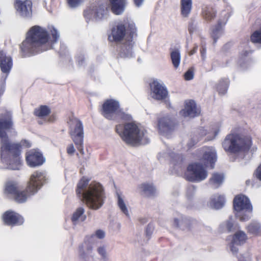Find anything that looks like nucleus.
<instances>
[{
    "instance_id": "1",
    "label": "nucleus",
    "mask_w": 261,
    "mask_h": 261,
    "mask_svg": "<svg viewBox=\"0 0 261 261\" xmlns=\"http://www.w3.org/2000/svg\"><path fill=\"white\" fill-rule=\"evenodd\" d=\"M48 31L51 35L52 40H49L48 32L45 28L35 25L30 29L25 39L20 45L24 56H29L53 47V44L57 41L60 35L53 26L48 27Z\"/></svg>"
},
{
    "instance_id": "2",
    "label": "nucleus",
    "mask_w": 261,
    "mask_h": 261,
    "mask_svg": "<svg viewBox=\"0 0 261 261\" xmlns=\"http://www.w3.org/2000/svg\"><path fill=\"white\" fill-rule=\"evenodd\" d=\"M89 181L83 178L79 182L76 193L81 194L87 206L92 210L100 208L106 198L103 187L99 182Z\"/></svg>"
},
{
    "instance_id": "3",
    "label": "nucleus",
    "mask_w": 261,
    "mask_h": 261,
    "mask_svg": "<svg viewBox=\"0 0 261 261\" xmlns=\"http://www.w3.org/2000/svg\"><path fill=\"white\" fill-rule=\"evenodd\" d=\"M116 130L127 144L133 146L146 144L149 142L147 130L141 126L132 122L124 125H118Z\"/></svg>"
},
{
    "instance_id": "4",
    "label": "nucleus",
    "mask_w": 261,
    "mask_h": 261,
    "mask_svg": "<svg viewBox=\"0 0 261 261\" xmlns=\"http://www.w3.org/2000/svg\"><path fill=\"white\" fill-rule=\"evenodd\" d=\"M252 145L250 136L231 134L226 136L222 142V147L227 152L237 153L248 150Z\"/></svg>"
},
{
    "instance_id": "5",
    "label": "nucleus",
    "mask_w": 261,
    "mask_h": 261,
    "mask_svg": "<svg viewBox=\"0 0 261 261\" xmlns=\"http://www.w3.org/2000/svg\"><path fill=\"white\" fill-rule=\"evenodd\" d=\"M102 115L109 120H130L132 116L120 109L119 101L113 98L106 99L102 106Z\"/></svg>"
},
{
    "instance_id": "6",
    "label": "nucleus",
    "mask_w": 261,
    "mask_h": 261,
    "mask_svg": "<svg viewBox=\"0 0 261 261\" xmlns=\"http://www.w3.org/2000/svg\"><path fill=\"white\" fill-rule=\"evenodd\" d=\"M236 217L241 221H247L252 216V206L249 199L244 195L236 196L233 199Z\"/></svg>"
},
{
    "instance_id": "7",
    "label": "nucleus",
    "mask_w": 261,
    "mask_h": 261,
    "mask_svg": "<svg viewBox=\"0 0 261 261\" xmlns=\"http://www.w3.org/2000/svg\"><path fill=\"white\" fill-rule=\"evenodd\" d=\"M84 14L87 21L105 20L109 16L108 6L107 4L101 2L91 4L85 9Z\"/></svg>"
},
{
    "instance_id": "8",
    "label": "nucleus",
    "mask_w": 261,
    "mask_h": 261,
    "mask_svg": "<svg viewBox=\"0 0 261 261\" xmlns=\"http://www.w3.org/2000/svg\"><path fill=\"white\" fill-rule=\"evenodd\" d=\"M198 162L189 165L185 174L186 179L195 182H199L205 180L208 176V172L205 169L206 166Z\"/></svg>"
},
{
    "instance_id": "9",
    "label": "nucleus",
    "mask_w": 261,
    "mask_h": 261,
    "mask_svg": "<svg viewBox=\"0 0 261 261\" xmlns=\"http://www.w3.org/2000/svg\"><path fill=\"white\" fill-rule=\"evenodd\" d=\"M69 133L71 137L76 145V147L81 154L84 153L83 127L82 122L76 118H72L69 122Z\"/></svg>"
},
{
    "instance_id": "10",
    "label": "nucleus",
    "mask_w": 261,
    "mask_h": 261,
    "mask_svg": "<svg viewBox=\"0 0 261 261\" xmlns=\"http://www.w3.org/2000/svg\"><path fill=\"white\" fill-rule=\"evenodd\" d=\"M47 180L46 171L40 170L35 171L31 174L27 184L29 192L36 194L47 182Z\"/></svg>"
},
{
    "instance_id": "11",
    "label": "nucleus",
    "mask_w": 261,
    "mask_h": 261,
    "mask_svg": "<svg viewBox=\"0 0 261 261\" xmlns=\"http://www.w3.org/2000/svg\"><path fill=\"white\" fill-rule=\"evenodd\" d=\"M7 142L9 146L8 150L4 151L1 148L2 155L5 156L8 155L9 160H6L5 162L7 164V168L12 170H18L20 166V160L19 155V146L17 144H10L8 138Z\"/></svg>"
},
{
    "instance_id": "12",
    "label": "nucleus",
    "mask_w": 261,
    "mask_h": 261,
    "mask_svg": "<svg viewBox=\"0 0 261 261\" xmlns=\"http://www.w3.org/2000/svg\"><path fill=\"white\" fill-rule=\"evenodd\" d=\"M12 125V116L10 112H7L0 115V138L2 148L4 151L9 149L7 142L8 137L4 129L10 128Z\"/></svg>"
},
{
    "instance_id": "13",
    "label": "nucleus",
    "mask_w": 261,
    "mask_h": 261,
    "mask_svg": "<svg viewBox=\"0 0 261 261\" xmlns=\"http://www.w3.org/2000/svg\"><path fill=\"white\" fill-rule=\"evenodd\" d=\"M12 66L13 62L11 57L7 55L3 50L0 51V68L2 72L0 82L2 86L5 84Z\"/></svg>"
},
{
    "instance_id": "14",
    "label": "nucleus",
    "mask_w": 261,
    "mask_h": 261,
    "mask_svg": "<svg viewBox=\"0 0 261 261\" xmlns=\"http://www.w3.org/2000/svg\"><path fill=\"white\" fill-rule=\"evenodd\" d=\"M150 95L156 100H163L168 96V91L164 83L157 80L150 83Z\"/></svg>"
},
{
    "instance_id": "15",
    "label": "nucleus",
    "mask_w": 261,
    "mask_h": 261,
    "mask_svg": "<svg viewBox=\"0 0 261 261\" xmlns=\"http://www.w3.org/2000/svg\"><path fill=\"white\" fill-rule=\"evenodd\" d=\"M14 7L17 14L25 18H31L32 15V3L30 0H15Z\"/></svg>"
},
{
    "instance_id": "16",
    "label": "nucleus",
    "mask_w": 261,
    "mask_h": 261,
    "mask_svg": "<svg viewBox=\"0 0 261 261\" xmlns=\"http://www.w3.org/2000/svg\"><path fill=\"white\" fill-rule=\"evenodd\" d=\"M199 153L201 155L200 161L205 166H210L212 168L214 167V164L217 160V153L215 149L213 147H204L200 151Z\"/></svg>"
},
{
    "instance_id": "17",
    "label": "nucleus",
    "mask_w": 261,
    "mask_h": 261,
    "mask_svg": "<svg viewBox=\"0 0 261 261\" xmlns=\"http://www.w3.org/2000/svg\"><path fill=\"white\" fill-rule=\"evenodd\" d=\"M128 39V36L126 33L125 26L122 23H119L114 27L109 35V40L110 41L118 42L120 41H125Z\"/></svg>"
},
{
    "instance_id": "18",
    "label": "nucleus",
    "mask_w": 261,
    "mask_h": 261,
    "mask_svg": "<svg viewBox=\"0 0 261 261\" xmlns=\"http://www.w3.org/2000/svg\"><path fill=\"white\" fill-rule=\"evenodd\" d=\"M200 110L194 100H186L184 108L179 112V115L184 117L193 118L200 114Z\"/></svg>"
},
{
    "instance_id": "19",
    "label": "nucleus",
    "mask_w": 261,
    "mask_h": 261,
    "mask_svg": "<svg viewBox=\"0 0 261 261\" xmlns=\"http://www.w3.org/2000/svg\"><path fill=\"white\" fill-rule=\"evenodd\" d=\"M248 237L246 233L243 230L236 231L231 237L229 244V248L231 252L235 254L238 251V246L242 245L246 243Z\"/></svg>"
},
{
    "instance_id": "20",
    "label": "nucleus",
    "mask_w": 261,
    "mask_h": 261,
    "mask_svg": "<svg viewBox=\"0 0 261 261\" xmlns=\"http://www.w3.org/2000/svg\"><path fill=\"white\" fill-rule=\"evenodd\" d=\"M26 161L30 167H35L42 165L45 159L38 150H31L26 153Z\"/></svg>"
},
{
    "instance_id": "21",
    "label": "nucleus",
    "mask_w": 261,
    "mask_h": 261,
    "mask_svg": "<svg viewBox=\"0 0 261 261\" xmlns=\"http://www.w3.org/2000/svg\"><path fill=\"white\" fill-rule=\"evenodd\" d=\"M4 223L8 225H20L23 223L24 219L19 214L12 211L6 212L2 216Z\"/></svg>"
},
{
    "instance_id": "22",
    "label": "nucleus",
    "mask_w": 261,
    "mask_h": 261,
    "mask_svg": "<svg viewBox=\"0 0 261 261\" xmlns=\"http://www.w3.org/2000/svg\"><path fill=\"white\" fill-rule=\"evenodd\" d=\"M173 122L168 117H163L158 120L157 128L159 133L164 136H167L173 129Z\"/></svg>"
},
{
    "instance_id": "23",
    "label": "nucleus",
    "mask_w": 261,
    "mask_h": 261,
    "mask_svg": "<svg viewBox=\"0 0 261 261\" xmlns=\"http://www.w3.org/2000/svg\"><path fill=\"white\" fill-rule=\"evenodd\" d=\"M220 128V125L216 123L206 128L201 127L199 129L198 133L200 137H206L207 140L214 139L218 134Z\"/></svg>"
},
{
    "instance_id": "24",
    "label": "nucleus",
    "mask_w": 261,
    "mask_h": 261,
    "mask_svg": "<svg viewBox=\"0 0 261 261\" xmlns=\"http://www.w3.org/2000/svg\"><path fill=\"white\" fill-rule=\"evenodd\" d=\"M230 15L228 13L224 14V19L223 21L219 20L217 25H216L212 29V37H213L214 42L222 36L224 34V27Z\"/></svg>"
},
{
    "instance_id": "25",
    "label": "nucleus",
    "mask_w": 261,
    "mask_h": 261,
    "mask_svg": "<svg viewBox=\"0 0 261 261\" xmlns=\"http://www.w3.org/2000/svg\"><path fill=\"white\" fill-rule=\"evenodd\" d=\"M134 42L133 40L128 39L124 41L121 45L119 56L122 58H130L133 56V46Z\"/></svg>"
},
{
    "instance_id": "26",
    "label": "nucleus",
    "mask_w": 261,
    "mask_h": 261,
    "mask_svg": "<svg viewBox=\"0 0 261 261\" xmlns=\"http://www.w3.org/2000/svg\"><path fill=\"white\" fill-rule=\"evenodd\" d=\"M112 12L116 15L122 14L125 9L127 0H108Z\"/></svg>"
},
{
    "instance_id": "27",
    "label": "nucleus",
    "mask_w": 261,
    "mask_h": 261,
    "mask_svg": "<svg viewBox=\"0 0 261 261\" xmlns=\"http://www.w3.org/2000/svg\"><path fill=\"white\" fill-rule=\"evenodd\" d=\"M237 227V224L232 217H229L221 223L219 227V231L220 232H230L235 230Z\"/></svg>"
},
{
    "instance_id": "28",
    "label": "nucleus",
    "mask_w": 261,
    "mask_h": 261,
    "mask_svg": "<svg viewBox=\"0 0 261 261\" xmlns=\"http://www.w3.org/2000/svg\"><path fill=\"white\" fill-rule=\"evenodd\" d=\"M35 194H31L27 186L26 189L23 190H18L16 194L13 197L14 200L19 203H23L25 202L29 198Z\"/></svg>"
},
{
    "instance_id": "29",
    "label": "nucleus",
    "mask_w": 261,
    "mask_h": 261,
    "mask_svg": "<svg viewBox=\"0 0 261 261\" xmlns=\"http://www.w3.org/2000/svg\"><path fill=\"white\" fill-rule=\"evenodd\" d=\"M225 202V199L224 195L215 194L212 197L210 205L214 208L219 209L224 206Z\"/></svg>"
},
{
    "instance_id": "30",
    "label": "nucleus",
    "mask_w": 261,
    "mask_h": 261,
    "mask_svg": "<svg viewBox=\"0 0 261 261\" xmlns=\"http://www.w3.org/2000/svg\"><path fill=\"white\" fill-rule=\"evenodd\" d=\"M248 232L254 236H261V223L257 221L251 222L247 226Z\"/></svg>"
},
{
    "instance_id": "31",
    "label": "nucleus",
    "mask_w": 261,
    "mask_h": 261,
    "mask_svg": "<svg viewBox=\"0 0 261 261\" xmlns=\"http://www.w3.org/2000/svg\"><path fill=\"white\" fill-rule=\"evenodd\" d=\"M18 190V187L16 182L8 181L5 185L4 194L7 196L13 198Z\"/></svg>"
},
{
    "instance_id": "32",
    "label": "nucleus",
    "mask_w": 261,
    "mask_h": 261,
    "mask_svg": "<svg viewBox=\"0 0 261 261\" xmlns=\"http://www.w3.org/2000/svg\"><path fill=\"white\" fill-rule=\"evenodd\" d=\"M84 213L85 209L83 207H79L76 208L73 212L71 217L72 222L74 224H76L85 221L86 218V216Z\"/></svg>"
},
{
    "instance_id": "33",
    "label": "nucleus",
    "mask_w": 261,
    "mask_h": 261,
    "mask_svg": "<svg viewBox=\"0 0 261 261\" xmlns=\"http://www.w3.org/2000/svg\"><path fill=\"white\" fill-rule=\"evenodd\" d=\"M180 3L181 15L188 17L192 9V0H180Z\"/></svg>"
},
{
    "instance_id": "34",
    "label": "nucleus",
    "mask_w": 261,
    "mask_h": 261,
    "mask_svg": "<svg viewBox=\"0 0 261 261\" xmlns=\"http://www.w3.org/2000/svg\"><path fill=\"white\" fill-rule=\"evenodd\" d=\"M216 11L212 7L203 6L202 8V15L203 18L206 21H211L216 16Z\"/></svg>"
},
{
    "instance_id": "35",
    "label": "nucleus",
    "mask_w": 261,
    "mask_h": 261,
    "mask_svg": "<svg viewBox=\"0 0 261 261\" xmlns=\"http://www.w3.org/2000/svg\"><path fill=\"white\" fill-rule=\"evenodd\" d=\"M117 205L121 211L124 214H125L127 217L129 216L125 197L121 194L117 193Z\"/></svg>"
},
{
    "instance_id": "36",
    "label": "nucleus",
    "mask_w": 261,
    "mask_h": 261,
    "mask_svg": "<svg viewBox=\"0 0 261 261\" xmlns=\"http://www.w3.org/2000/svg\"><path fill=\"white\" fill-rule=\"evenodd\" d=\"M139 190L140 192L147 196H150L153 194L155 191L154 186L152 184L148 183L141 184L139 187Z\"/></svg>"
},
{
    "instance_id": "37",
    "label": "nucleus",
    "mask_w": 261,
    "mask_h": 261,
    "mask_svg": "<svg viewBox=\"0 0 261 261\" xmlns=\"http://www.w3.org/2000/svg\"><path fill=\"white\" fill-rule=\"evenodd\" d=\"M228 80L227 79H221L216 84V89L220 94L226 93L228 86Z\"/></svg>"
},
{
    "instance_id": "38",
    "label": "nucleus",
    "mask_w": 261,
    "mask_h": 261,
    "mask_svg": "<svg viewBox=\"0 0 261 261\" xmlns=\"http://www.w3.org/2000/svg\"><path fill=\"white\" fill-rule=\"evenodd\" d=\"M224 179L223 174L215 173L212 175L210 179V182L215 188H218L222 184Z\"/></svg>"
},
{
    "instance_id": "39",
    "label": "nucleus",
    "mask_w": 261,
    "mask_h": 261,
    "mask_svg": "<svg viewBox=\"0 0 261 261\" xmlns=\"http://www.w3.org/2000/svg\"><path fill=\"white\" fill-rule=\"evenodd\" d=\"M170 58L173 66L175 69L178 68L180 63V54L178 50L174 49L170 53Z\"/></svg>"
},
{
    "instance_id": "40",
    "label": "nucleus",
    "mask_w": 261,
    "mask_h": 261,
    "mask_svg": "<svg viewBox=\"0 0 261 261\" xmlns=\"http://www.w3.org/2000/svg\"><path fill=\"white\" fill-rule=\"evenodd\" d=\"M189 224V220L182 216H179V218H175L174 220V225L182 229L188 227Z\"/></svg>"
},
{
    "instance_id": "41",
    "label": "nucleus",
    "mask_w": 261,
    "mask_h": 261,
    "mask_svg": "<svg viewBox=\"0 0 261 261\" xmlns=\"http://www.w3.org/2000/svg\"><path fill=\"white\" fill-rule=\"evenodd\" d=\"M50 112V109L46 106H41L36 109L35 111V114L39 117H44L48 115Z\"/></svg>"
},
{
    "instance_id": "42",
    "label": "nucleus",
    "mask_w": 261,
    "mask_h": 261,
    "mask_svg": "<svg viewBox=\"0 0 261 261\" xmlns=\"http://www.w3.org/2000/svg\"><path fill=\"white\" fill-rule=\"evenodd\" d=\"M169 156L171 159L172 164H180L182 161V156L181 154L171 151L168 153Z\"/></svg>"
},
{
    "instance_id": "43",
    "label": "nucleus",
    "mask_w": 261,
    "mask_h": 261,
    "mask_svg": "<svg viewBox=\"0 0 261 261\" xmlns=\"http://www.w3.org/2000/svg\"><path fill=\"white\" fill-rule=\"evenodd\" d=\"M128 31H129V35L128 36V39L130 40L133 41V38L136 36L137 29L135 24L133 22H130L128 24Z\"/></svg>"
},
{
    "instance_id": "44",
    "label": "nucleus",
    "mask_w": 261,
    "mask_h": 261,
    "mask_svg": "<svg viewBox=\"0 0 261 261\" xmlns=\"http://www.w3.org/2000/svg\"><path fill=\"white\" fill-rule=\"evenodd\" d=\"M85 0H66L68 7L71 9H75L81 6Z\"/></svg>"
},
{
    "instance_id": "45",
    "label": "nucleus",
    "mask_w": 261,
    "mask_h": 261,
    "mask_svg": "<svg viewBox=\"0 0 261 261\" xmlns=\"http://www.w3.org/2000/svg\"><path fill=\"white\" fill-rule=\"evenodd\" d=\"M97 252L102 259L105 261H109V254L107 251L106 247L102 246L97 248Z\"/></svg>"
},
{
    "instance_id": "46",
    "label": "nucleus",
    "mask_w": 261,
    "mask_h": 261,
    "mask_svg": "<svg viewBox=\"0 0 261 261\" xmlns=\"http://www.w3.org/2000/svg\"><path fill=\"white\" fill-rule=\"evenodd\" d=\"M251 40L254 43L261 44V28L253 33L251 36Z\"/></svg>"
},
{
    "instance_id": "47",
    "label": "nucleus",
    "mask_w": 261,
    "mask_h": 261,
    "mask_svg": "<svg viewBox=\"0 0 261 261\" xmlns=\"http://www.w3.org/2000/svg\"><path fill=\"white\" fill-rule=\"evenodd\" d=\"M105 237V232L103 230L98 229L97 230L94 234H93L91 237L90 240L91 241H92L95 238H97L99 239H102L104 238Z\"/></svg>"
},
{
    "instance_id": "48",
    "label": "nucleus",
    "mask_w": 261,
    "mask_h": 261,
    "mask_svg": "<svg viewBox=\"0 0 261 261\" xmlns=\"http://www.w3.org/2000/svg\"><path fill=\"white\" fill-rule=\"evenodd\" d=\"M10 144H16L15 143H11L10 142ZM19 146V152H20V149L22 147H30L31 146V143L30 142L27 140H22L20 142V144H17Z\"/></svg>"
},
{
    "instance_id": "49",
    "label": "nucleus",
    "mask_w": 261,
    "mask_h": 261,
    "mask_svg": "<svg viewBox=\"0 0 261 261\" xmlns=\"http://www.w3.org/2000/svg\"><path fill=\"white\" fill-rule=\"evenodd\" d=\"M185 79L186 80L189 81L193 79L194 76L193 72L191 70H188L184 75Z\"/></svg>"
},
{
    "instance_id": "50",
    "label": "nucleus",
    "mask_w": 261,
    "mask_h": 261,
    "mask_svg": "<svg viewBox=\"0 0 261 261\" xmlns=\"http://www.w3.org/2000/svg\"><path fill=\"white\" fill-rule=\"evenodd\" d=\"M195 192V188L194 187H190L188 188L187 192V195L189 197H191Z\"/></svg>"
},
{
    "instance_id": "51",
    "label": "nucleus",
    "mask_w": 261,
    "mask_h": 261,
    "mask_svg": "<svg viewBox=\"0 0 261 261\" xmlns=\"http://www.w3.org/2000/svg\"><path fill=\"white\" fill-rule=\"evenodd\" d=\"M75 148L73 144H70L67 148V152L68 154L72 155L75 152Z\"/></svg>"
},
{
    "instance_id": "52",
    "label": "nucleus",
    "mask_w": 261,
    "mask_h": 261,
    "mask_svg": "<svg viewBox=\"0 0 261 261\" xmlns=\"http://www.w3.org/2000/svg\"><path fill=\"white\" fill-rule=\"evenodd\" d=\"M255 175L257 178L261 180V165L256 170Z\"/></svg>"
},
{
    "instance_id": "53",
    "label": "nucleus",
    "mask_w": 261,
    "mask_h": 261,
    "mask_svg": "<svg viewBox=\"0 0 261 261\" xmlns=\"http://www.w3.org/2000/svg\"><path fill=\"white\" fill-rule=\"evenodd\" d=\"M201 56L202 60H204L206 58V48L202 46L200 49Z\"/></svg>"
},
{
    "instance_id": "54",
    "label": "nucleus",
    "mask_w": 261,
    "mask_h": 261,
    "mask_svg": "<svg viewBox=\"0 0 261 261\" xmlns=\"http://www.w3.org/2000/svg\"><path fill=\"white\" fill-rule=\"evenodd\" d=\"M76 60L78 62L79 64L80 65H82L83 64V61H84V58L83 55H81L76 57Z\"/></svg>"
},
{
    "instance_id": "55",
    "label": "nucleus",
    "mask_w": 261,
    "mask_h": 261,
    "mask_svg": "<svg viewBox=\"0 0 261 261\" xmlns=\"http://www.w3.org/2000/svg\"><path fill=\"white\" fill-rule=\"evenodd\" d=\"M134 3H135V5L137 7H140V6H141L142 5L144 0H134Z\"/></svg>"
},
{
    "instance_id": "56",
    "label": "nucleus",
    "mask_w": 261,
    "mask_h": 261,
    "mask_svg": "<svg viewBox=\"0 0 261 261\" xmlns=\"http://www.w3.org/2000/svg\"><path fill=\"white\" fill-rule=\"evenodd\" d=\"M197 48H198V46L196 45L194 47V48L193 49H192V50L189 52V55H190V56L194 55V54L196 52V51H197Z\"/></svg>"
},
{
    "instance_id": "57",
    "label": "nucleus",
    "mask_w": 261,
    "mask_h": 261,
    "mask_svg": "<svg viewBox=\"0 0 261 261\" xmlns=\"http://www.w3.org/2000/svg\"><path fill=\"white\" fill-rule=\"evenodd\" d=\"M239 261H251L249 257H241L239 259Z\"/></svg>"
},
{
    "instance_id": "58",
    "label": "nucleus",
    "mask_w": 261,
    "mask_h": 261,
    "mask_svg": "<svg viewBox=\"0 0 261 261\" xmlns=\"http://www.w3.org/2000/svg\"><path fill=\"white\" fill-rule=\"evenodd\" d=\"M189 31L191 34L193 33L194 32V28L193 27V24L190 25L189 27Z\"/></svg>"
},
{
    "instance_id": "59",
    "label": "nucleus",
    "mask_w": 261,
    "mask_h": 261,
    "mask_svg": "<svg viewBox=\"0 0 261 261\" xmlns=\"http://www.w3.org/2000/svg\"><path fill=\"white\" fill-rule=\"evenodd\" d=\"M149 226H148V227H147V230L149 229Z\"/></svg>"
}]
</instances>
